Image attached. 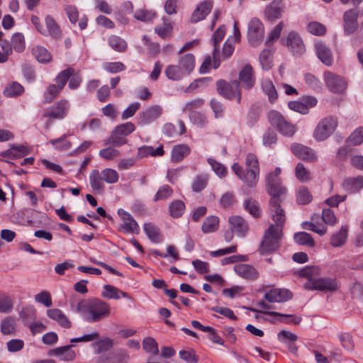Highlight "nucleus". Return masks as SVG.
Returning <instances> with one entry per match:
<instances>
[{
    "label": "nucleus",
    "mask_w": 363,
    "mask_h": 363,
    "mask_svg": "<svg viewBox=\"0 0 363 363\" xmlns=\"http://www.w3.org/2000/svg\"><path fill=\"white\" fill-rule=\"evenodd\" d=\"M103 289L104 291L101 294L102 296L108 299L113 298L118 300L120 298L119 294H121L123 298H129V296L126 292H124L112 285L106 284L103 286Z\"/></svg>",
    "instance_id": "c85d7f7f"
},
{
    "label": "nucleus",
    "mask_w": 363,
    "mask_h": 363,
    "mask_svg": "<svg viewBox=\"0 0 363 363\" xmlns=\"http://www.w3.org/2000/svg\"><path fill=\"white\" fill-rule=\"evenodd\" d=\"M287 45L294 55H301L305 52V46L300 36L295 32H291L287 37Z\"/></svg>",
    "instance_id": "5701e85b"
},
{
    "label": "nucleus",
    "mask_w": 363,
    "mask_h": 363,
    "mask_svg": "<svg viewBox=\"0 0 363 363\" xmlns=\"http://www.w3.org/2000/svg\"><path fill=\"white\" fill-rule=\"evenodd\" d=\"M245 164L247 167L246 171H244L238 163H234L232 169L248 187L253 188L257 185L259 175V162L256 155L252 153L247 154Z\"/></svg>",
    "instance_id": "7ed1b4c3"
},
{
    "label": "nucleus",
    "mask_w": 363,
    "mask_h": 363,
    "mask_svg": "<svg viewBox=\"0 0 363 363\" xmlns=\"http://www.w3.org/2000/svg\"><path fill=\"white\" fill-rule=\"evenodd\" d=\"M164 73L169 79L178 81L182 79L184 76L188 75L184 72L183 69L178 65H169L166 67Z\"/></svg>",
    "instance_id": "72a5a7b5"
},
{
    "label": "nucleus",
    "mask_w": 363,
    "mask_h": 363,
    "mask_svg": "<svg viewBox=\"0 0 363 363\" xmlns=\"http://www.w3.org/2000/svg\"><path fill=\"white\" fill-rule=\"evenodd\" d=\"M325 80L328 88L333 92L342 93L346 89L347 84L340 76L332 72H326Z\"/></svg>",
    "instance_id": "4468645a"
},
{
    "label": "nucleus",
    "mask_w": 363,
    "mask_h": 363,
    "mask_svg": "<svg viewBox=\"0 0 363 363\" xmlns=\"http://www.w3.org/2000/svg\"><path fill=\"white\" fill-rule=\"evenodd\" d=\"M33 54L35 57L36 60L40 62H49L52 59L50 53L46 48L42 46L34 47L33 48Z\"/></svg>",
    "instance_id": "58836bf2"
},
{
    "label": "nucleus",
    "mask_w": 363,
    "mask_h": 363,
    "mask_svg": "<svg viewBox=\"0 0 363 363\" xmlns=\"http://www.w3.org/2000/svg\"><path fill=\"white\" fill-rule=\"evenodd\" d=\"M230 229L240 237H245L249 230L248 225L240 216H233L228 219Z\"/></svg>",
    "instance_id": "4be33fe9"
},
{
    "label": "nucleus",
    "mask_w": 363,
    "mask_h": 363,
    "mask_svg": "<svg viewBox=\"0 0 363 363\" xmlns=\"http://www.w3.org/2000/svg\"><path fill=\"white\" fill-rule=\"evenodd\" d=\"M274 4L275 3L269 4L265 9V16L270 21L280 18L283 12V8Z\"/></svg>",
    "instance_id": "a19ab883"
},
{
    "label": "nucleus",
    "mask_w": 363,
    "mask_h": 363,
    "mask_svg": "<svg viewBox=\"0 0 363 363\" xmlns=\"http://www.w3.org/2000/svg\"><path fill=\"white\" fill-rule=\"evenodd\" d=\"M308 32L313 35H322L325 34L326 28L322 23L316 21L311 22L307 26Z\"/></svg>",
    "instance_id": "774afa93"
},
{
    "label": "nucleus",
    "mask_w": 363,
    "mask_h": 363,
    "mask_svg": "<svg viewBox=\"0 0 363 363\" xmlns=\"http://www.w3.org/2000/svg\"><path fill=\"white\" fill-rule=\"evenodd\" d=\"M34 298L37 303H41L48 308L52 304L51 296L47 291H43L35 294Z\"/></svg>",
    "instance_id": "4d7b16f0"
},
{
    "label": "nucleus",
    "mask_w": 363,
    "mask_h": 363,
    "mask_svg": "<svg viewBox=\"0 0 363 363\" xmlns=\"http://www.w3.org/2000/svg\"><path fill=\"white\" fill-rule=\"evenodd\" d=\"M216 86L220 95L230 100L236 99L238 103L240 102V83L237 80L227 82L220 79L217 82Z\"/></svg>",
    "instance_id": "6e6552de"
},
{
    "label": "nucleus",
    "mask_w": 363,
    "mask_h": 363,
    "mask_svg": "<svg viewBox=\"0 0 363 363\" xmlns=\"http://www.w3.org/2000/svg\"><path fill=\"white\" fill-rule=\"evenodd\" d=\"M99 155L107 160H113L120 155V152L113 147L104 148L99 151Z\"/></svg>",
    "instance_id": "13d9d810"
},
{
    "label": "nucleus",
    "mask_w": 363,
    "mask_h": 363,
    "mask_svg": "<svg viewBox=\"0 0 363 363\" xmlns=\"http://www.w3.org/2000/svg\"><path fill=\"white\" fill-rule=\"evenodd\" d=\"M100 173L103 181L108 184H115L118 181L119 175L115 169L106 168Z\"/></svg>",
    "instance_id": "8fccbe9b"
},
{
    "label": "nucleus",
    "mask_w": 363,
    "mask_h": 363,
    "mask_svg": "<svg viewBox=\"0 0 363 363\" xmlns=\"http://www.w3.org/2000/svg\"><path fill=\"white\" fill-rule=\"evenodd\" d=\"M277 216L271 213L275 224H271L264 232L259 250L261 254H269L276 251L279 247V241L282 238V228L286 220L284 212L277 211Z\"/></svg>",
    "instance_id": "f257e3e1"
},
{
    "label": "nucleus",
    "mask_w": 363,
    "mask_h": 363,
    "mask_svg": "<svg viewBox=\"0 0 363 363\" xmlns=\"http://www.w3.org/2000/svg\"><path fill=\"white\" fill-rule=\"evenodd\" d=\"M235 272L241 277L247 279H255L257 277V270L252 266L245 264H236Z\"/></svg>",
    "instance_id": "bb28decb"
},
{
    "label": "nucleus",
    "mask_w": 363,
    "mask_h": 363,
    "mask_svg": "<svg viewBox=\"0 0 363 363\" xmlns=\"http://www.w3.org/2000/svg\"><path fill=\"white\" fill-rule=\"evenodd\" d=\"M294 239L298 245H307L308 247H314L315 245V242L312 236L306 232H298L295 233Z\"/></svg>",
    "instance_id": "ea45409f"
},
{
    "label": "nucleus",
    "mask_w": 363,
    "mask_h": 363,
    "mask_svg": "<svg viewBox=\"0 0 363 363\" xmlns=\"http://www.w3.org/2000/svg\"><path fill=\"white\" fill-rule=\"evenodd\" d=\"M163 25L162 26L155 27V31L161 38H165L167 35L170 34L172 27L167 18H163Z\"/></svg>",
    "instance_id": "0e129e2a"
},
{
    "label": "nucleus",
    "mask_w": 363,
    "mask_h": 363,
    "mask_svg": "<svg viewBox=\"0 0 363 363\" xmlns=\"http://www.w3.org/2000/svg\"><path fill=\"white\" fill-rule=\"evenodd\" d=\"M281 169L277 167L273 172L269 173L266 176V185L267 191L271 195L270 199V213L277 216V211L284 212L281 207V196L284 194L285 189L282 186L279 174Z\"/></svg>",
    "instance_id": "f03ea898"
},
{
    "label": "nucleus",
    "mask_w": 363,
    "mask_h": 363,
    "mask_svg": "<svg viewBox=\"0 0 363 363\" xmlns=\"http://www.w3.org/2000/svg\"><path fill=\"white\" fill-rule=\"evenodd\" d=\"M262 87L263 91L268 96V99L270 103H274L278 98V94L272 82L269 79L263 80Z\"/></svg>",
    "instance_id": "e433bc0d"
},
{
    "label": "nucleus",
    "mask_w": 363,
    "mask_h": 363,
    "mask_svg": "<svg viewBox=\"0 0 363 363\" xmlns=\"http://www.w3.org/2000/svg\"><path fill=\"white\" fill-rule=\"evenodd\" d=\"M74 72V69L71 67L60 72L55 79L57 86L62 90L68 79L73 75Z\"/></svg>",
    "instance_id": "c03bdc74"
},
{
    "label": "nucleus",
    "mask_w": 363,
    "mask_h": 363,
    "mask_svg": "<svg viewBox=\"0 0 363 363\" xmlns=\"http://www.w3.org/2000/svg\"><path fill=\"white\" fill-rule=\"evenodd\" d=\"M87 311L89 315L87 318L88 321L97 322L109 315L111 308L106 302L96 299L89 303Z\"/></svg>",
    "instance_id": "1a4fd4ad"
},
{
    "label": "nucleus",
    "mask_w": 363,
    "mask_h": 363,
    "mask_svg": "<svg viewBox=\"0 0 363 363\" xmlns=\"http://www.w3.org/2000/svg\"><path fill=\"white\" fill-rule=\"evenodd\" d=\"M62 91L56 84H50L44 92V104L51 103Z\"/></svg>",
    "instance_id": "de8ad7c7"
},
{
    "label": "nucleus",
    "mask_w": 363,
    "mask_h": 363,
    "mask_svg": "<svg viewBox=\"0 0 363 363\" xmlns=\"http://www.w3.org/2000/svg\"><path fill=\"white\" fill-rule=\"evenodd\" d=\"M134 17L138 21L148 22L155 17V13L146 9H139L135 12Z\"/></svg>",
    "instance_id": "680f3d73"
},
{
    "label": "nucleus",
    "mask_w": 363,
    "mask_h": 363,
    "mask_svg": "<svg viewBox=\"0 0 363 363\" xmlns=\"http://www.w3.org/2000/svg\"><path fill=\"white\" fill-rule=\"evenodd\" d=\"M185 209V204L180 200H175L172 201L169 206L170 216L174 218L180 217Z\"/></svg>",
    "instance_id": "49530a36"
},
{
    "label": "nucleus",
    "mask_w": 363,
    "mask_h": 363,
    "mask_svg": "<svg viewBox=\"0 0 363 363\" xmlns=\"http://www.w3.org/2000/svg\"><path fill=\"white\" fill-rule=\"evenodd\" d=\"M69 110V103L67 99H61L54 104L52 106L47 108L43 112V117L48 120L45 123V128L50 127L53 120H62L65 118Z\"/></svg>",
    "instance_id": "20e7f679"
},
{
    "label": "nucleus",
    "mask_w": 363,
    "mask_h": 363,
    "mask_svg": "<svg viewBox=\"0 0 363 363\" xmlns=\"http://www.w3.org/2000/svg\"><path fill=\"white\" fill-rule=\"evenodd\" d=\"M64 10L71 23L75 24L79 21V13L75 6L69 4L65 5Z\"/></svg>",
    "instance_id": "052dcab7"
},
{
    "label": "nucleus",
    "mask_w": 363,
    "mask_h": 363,
    "mask_svg": "<svg viewBox=\"0 0 363 363\" xmlns=\"http://www.w3.org/2000/svg\"><path fill=\"white\" fill-rule=\"evenodd\" d=\"M363 142V128L354 130L346 140L347 146L359 145Z\"/></svg>",
    "instance_id": "a18cd8bd"
},
{
    "label": "nucleus",
    "mask_w": 363,
    "mask_h": 363,
    "mask_svg": "<svg viewBox=\"0 0 363 363\" xmlns=\"http://www.w3.org/2000/svg\"><path fill=\"white\" fill-rule=\"evenodd\" d=\"M292 298L291 292L286 289H272L267 291L264 298L269 303H281L290 300Z\"/></svg>",
    "instance_id": "f3484780"
},
{
    "label": "nucleus",
    "mask_w": 363,
    "mask_h": 363,
    "mask_svg": "<svg viewBox=\"0 0 363 363\" xmlns=\"http://www.w3.org/2000/svg\"><path fill=\"white\" fill-rule=\"evenodd\" d=\"M189 154V148L186 145H178L173 147L172 151V160L174 162L182 161Z\"/></svg>",
    "instance_id": "4c0bfd02"
},
{
    "label": "nucleus",
    "mask_w": 363,
    "mask_h": 363,
    "mask_svg": "<svg viewBox=\"0 0 363 363\" xmlns=\"http://www.w3.org/2000/svg\"><path fill=\"white\" fill-rule=\"evenodd\" d=\"M47 315L52 320L65 328H69L72 325L71 322L62 311L58 308H52L47 311Z\"/></svg>",
    "instance_id": "393cba45"
},
{
    "label": "nucleus",
    "mask_w": 363,
    "mask_h": 363,
    "mask_svg": "<svg viewBox=\"0 0 363 363\" xmlns=\"http://www.w3.org/2000/svg\"><path fill=\"white\" fill-rule=\"evenodd\" d=\"M316 54L319 60L325 65L330 66L333 62L330 48L323 42L318 41L315 45Z\"/></svg>",
    "instance_id": "b1692460"
},
{
    "label": "nucleus",
    "mask_w": 363,
    "mask_h": 363,
    "mask_svg": "<svg viewBox=\"0 0 363 363\" xmlns=\"http://www.w3.org/2000/svg\"><path fill=\"white\" fill-rule=\"evenodd\" d=\"M204 104V100L200 98L195 99L192 101H188L185 104L183 111L189 112H196L195 110L200 108Z\"/></svg>",
    "instance_id": "e2e57ef3"
},
{
    "label": "nucleus",
    "mask_w": 363,
    "mask_h": 363,
    "mask_svg": "<svg viewBox=\"0 0 363 363\" xmlns=\"http://www.w3.org/2000/svg\"><path fill=\"white\" fill-rule=\"evenodd\" d=\"M113 345L112 340L108 337H104L93 344L96 354L108 350Z\"/></svg>",
    "instance_id": "5fc2aeb1"
},
{
    "label": "nucleus",
    "mask_w": 363,
    "mask_h": 363,
    "mask_svg": "<svg viewBox=\"0 0 363 363\" xmlns=\"http://www.w3.org/2000/svg\"><path fill=\"white\" fill-rule=\"evenodd\" d=\"M348 230L346 226H342L341 228L334 233L330 238V245L333 247H341L347 242Z\"/></svg>",
    "instance_id": "cd10ccee"
},
{
    "label": "nucleus",
    "mask_w": 363,
    "mask_h": 363,
    "mask_svg": "<svg viewBox=\"0 0 363 363\" xmlns=\"http://www.w3.org/2000/svg\"><path fill=\"white\" fill-rule=\"evenodd\" d=\"M135 129V125L131 122L117 125L112 131L106 144H110L113 147H120L127 143V135L133 133Z\"/></svg>",
    "instance_id": "39448f33"
},
{
    "label": "nucleus",
    "mask_w": 363,
    "mask_h": 363,
    "mask_svg": "<svg viewBox=\"0 0 363 363\" xmlns=\"http://www.w3.org/2000/svg\"><path fill=\"white\" fill-rule=\"evenodd\" d=\"M239 80L242 86L249 90L255 84V77L252 66L245 65L239 72Z\"/></svg>",
    "instance_id": "412c9836"
},
{
    "label": "nucleus",
    "mask_w": 363,
    "mask_h": 363,
    "mask_svg": "<svg viewBox=\"0 0 363 363\" xmlns=\"http://www.w3.org/2000/svg\"><path fill=\"white\" fill-rule=\"evenodd\" d=\"M268 119L270 124L284 135L291 137L296 131L295 125L287 121L278 111H270L268 115Z\"/></svg>",
    "instance_id": "0eeeda50"
},
{
    "label": "nucleus",
    "mask_w": 363,
    "mask_h": 363,
    "mask_svg": "<svg viewBox=\"0 0 363 363\" xmlns=\"http://www.w3.org/2000/svg\"><path fill=\"white\" fill-rule=\"evenodd\" d=\"M343 188L351 193H354L363 188V177L349 178L343 182Z\"/></svg>",
    "instance_id": "f704fd0d"
},
{
    "label": "nucleus",
    "mask_w": 363,
    "mask_h": 363,
    "mask_svg": "<svg viewBox=\"0 0 363 363\" xmlns=\"http://www.w3.org/2000/svg\"><path fill=\"white\" fill-rule=\"evenodd\" d=\"M107 40L109 46L116 52H124L128 49L127 42L118 35H111Z\"/></svg>",
    "instance_id": "c756f323"
},
{
    "label": "nucleus",
    "mask_w": 363,
    "mask_h": 363,
    "mask_svg": "<svg viewBox=\"0 0 363 363\" xmlns=\"http://www.w3.org/2000/svg\"><path fill=\"white\" fill-rule=\"evenodd\" d=\"M259 62L264 69H269L272 67V55L269 50H264L259 55Z\"/></svg>",
    "instance_id": "69168bd1"
},
{
    "label": "nucleus",
    "mask_w": 363,
    "mask_h": 363,
    "mask_svg": "<svg viewBox=\"0 0 363 363\" xmlns=\"http://www.w3.org/2000/svg\"><path fill=\"white\" fill-rule=\"evenodd\" d=\"M359 11L352 9L346 11L343 14L344 32L347 35L353 33L358 27L357 18Z\"/></svg>",
    "instance_id": "ddd939ff"
},
{
    "label": "nucleus",
    "mask_w": 363,
    "mask_h": 363,
    "mask_svg": "<svg viewBox=\"0 0 363 363\" xmlns=\"http://www.w3.org/2000/svg\"><path fill=\"white\" fill-rule=\"evenodd\" d=\"M45 24L42 35L43 36H50L55 40H59L62 37V30L60 26L56 22L55 19L50 15H47L45 17Z\"/></svg>",
    "instance_id": "dca6fc26"
},
{
    "label": "nucleus",
    "mask_w": 363,
    "mask_h": 363,
    "mask_svg": "<svg viewBox=\"0 0 363 363\" xmlns=\"http://www.w3.org/2000/svg\"><path fill=\"white\" fill-rule=\"evenodd\" d=\"M305 288L310 290L335 291L339 288V284L335 279L320 278L307 281Z\"/></svg>",
    "instance_id": "9d476101"
},
{
    "label": "nucleus",
    "mask_w": 363,
    "mask_h": 363,
    "mask_svg": "<svg viewBox=\"0 0 363 363\" xmlns=\"http://www.w3.org/2000/svg\"><path fill=\"white\" fill-rule=\"evenodd\" d=\"M143 229L147 236L152 242L157 243L162 241V235L160 230L153 224L150 223H145Z\"/></svg>",
    "instance_id": "c9c22d12"
},
{
    "label": "nucleus",
    "mask_w": 363,
    "mask_h": 363,
    "mask_svg": "<svg viewBox=\"0 0 363 363\" xmlns=\"http://www.w3.org/2000/svg\"><path fill=\"white\" fill-rule=\"evenodd\" d=\"M292 153L299 159L307 162H315L317 160V156L311 148L300 143H294L291 146Z\"/></svg>",
    "instance_id": "2eb2a0df"
},
{
    "label": "nucleus",
    "mask_w": 363,
    "mask_h": 363,
    "mask_svg": "<svg viewBox=\"0 0 363 363\" xmlns=\"http://www.w3.org/2000/svg\"><path fill=\"white\" fill-rule=\"evenodd\" d=\"M248 39L250 43L253 45H257L264 36V27L261 21L257 18H252L248 25Z\"/></svg>",
    "instance_id": "9b49d317"
},
{
    "label": "nucleus",
    "mask_w": 363,
    "mask_h": 363,
    "mask_svg": "<svg viewBox=\"0 0 363 363\" xmlns=\"http://www.w3.org/2000/svg\"><path fill=\"white\" fill-rule=\"evenodd\" d=\"M225 34V28L224 26H220L214 33L213 36V44L214 50L213 52V67L217 69L220 65V50L219 44L223 39Z\"/></svg>",
    "instance_id": "a211bd4d"
},
{
    "label": "nucleus",
    "mask_w": 363,
    "mask_h": 363,
    "mask_svg": "<svg viewBox=\"0 0 363 363\" xmlns=\"http://www.w3.org/2000/svg\"><path fill=\"white\" fill-rule=\"evenodd\" d=\"M164 155V150L162 145L154 149L151 146L144 145L138 149V157L143 158L151 155L152 157L162 156Z\"/></svg>",
    "instance_id": "473e14b6"
},
{
    "label": "nucleus",
    "mask_w": 363,
    "mask_h": 363,
    "mask_svg": "<svg viewBox=\"0 0 363 363\" xmlns=\"http://www.w3.org/2000/svg\"><path fill=\"white\" fill-rule=\"evenodd\" d=\"M162 113V108L160 106H150L141 113L139 123L141 125L148 124L160 118Z\"/></svg>",
    "instance_id": "aec40b11"
},
{
    "label": "nucleus",
    "mask_w": 363,
    "mask_h": 363,
    "mask_svg": "<svg viewBox=\"0 0 363 363\" xmlns=\"http://www.w3.org/2000/svg\"><path fill=\"white\" fill-rule=\"evenodd\" d=\"M213 8V1L205 0L200 3L194 12L191 17V21L192 23H197L201 20H203L206 16L210 13Z\"/></svg>",
    "instance_id": "6ab92c4d"
},
{
    "label": "nucleus",
    "mask_w": 363,
    "mask_h": 363,
    "mask_svg": "<svg viewBox=\"0 0 363 363\" xmlns=\"http://www.w3.org/2000/svg\"><path fill=\"white\" fill-rule=\"evenodd\" d=\"M295 174L296 178L302 182H306L311 179L309 171H308L301 162L297 164L295 169Z\"/></svg>",
    "instance_id": "6e6d98bb"
},
{
    "label": "nucleus",
    "mask_w": 363,
    "mask_h": 363,
    "mask_svg": "<svg viewBox=\"0 0 363 363\" xmlns=\"http://www.w3.org/2000/svg\"><path fill=\"white\" fill-rule=\"evenodd\" d=\"M73 345H69L51 350L50 354L63 361H72L75 358V352L71 350Z\"/></svg>",
    "instance_id": "a878e982"
},
{
    "label": "nucleus",
    "mask_w": 363,
    "mask_h": 363,
    "mask_svg": "<svg viewBox=\"0 0 363 363\" xmlns=\"http://www.w3.org/2000/svg\"><path fill=\"white\" fill-rule=\"evenodd\" d=\"M208 162L211 165L213 172L220 177H224L227 174V169L223 164L218 162L216 160L208 158Z\"/></svg>",
    "instance_id": "bf43d9fd"
},
{
    "label": "nucleus",
    "mask_w": 363,
    "mask_h": 363,
    "mask_svg": "<svg viewBox=\"0 0 363 363\" xmlns=\"http://www.w3.org/2000/svg\"><path fill=\"white\" fill-rule=\"evenodd\" d=\"M245 208L254 217L257 218L261 215V210L259 203L255 200L248 199L245 201Z\"/></svg>",
    "instance_id": "864d4df0"
},
{
    "label": "nucleus",
    "mask_w": 363,
    "mask_h": 363,
    "mask_svg": "<svg viewBox=\"0 0 363 363\" xmlns=\"http://www.w3.org/2000/svg\"><path fill=\"white\" fill-rule=\"evenodd\" d=\"M312 195L306 186L299 187L297 191V202L299 204L305 205L312 201Z\"/></svg>",
    "instance_id": "603ef678"
},
{
    "label": "nucleus",
    "mask_w": 363,
    "mask_h": 363,
    "mask_svg": "<svg viewBox=\"0 0 363 363\" xmlns=\"http://www.w3.org/2000/svg\"><path fill=\"white\" fill-rule=\"evenodd\" d=\"M16 330V319L13 317H7L2 320L1 324V331L4 335H9L14 333Z\"/></svg>",
    "instance_id": "09e8293b"
},
{
    "label": "nucleus",
    "mask_w": 363,
    "mask_h": 363,
    "mask_svg": "<svg viewBox=\"0 0 363 363\" xmlns=\"http://www.w3.org/2000/svg\"><path fill=\"white\" fill-rule=\"evenodd\" d=\"M338 121L336 117L328 116L322 119L315 127L313 133L314 138L318 141H323L331 135L336 130Z\"/></svg>",
    "instance_id": "423d86ee"
},
{
    "label": "nucleus",
    "mask_w": 363,
    "mask_h": 363,
    "mask_svg": "<svg viewBox=\"0 0 363 363\" xmlns=\"http://www.w3.org/2000/svg\"><path fill=\"white\" fill-rule=\"evenodd\" d=\"M118 213L120 216L123 223L120 229L126 233L138 234L139 233V226L133 216L122 208L118 209Z\"/></svg>",
    "instance_id": "f8f14e48"
},
{
    "label": "nucleus",
    "mask_w": 363,
    "mask_h": 363,
    "mask_svg": "<svg viewBox=\"0 0 363 363\" xmlns=\"http://www.w3.org/2000/svg\"><path fill=\"white\" fill-rule=\"evenodd\" d=\"M218 223L219 219L218 217L213 216L207 217L202 225L201 229L203 233H209L214 232L217 230Z\"/></svg>",
    "instance_id": "79ce46f5"
},
{
    "label": "nucleus",
    "mask_w": 363,
    "mask_h": 363,
    "mask_svg": "<svg viewBox=\"0 0 363 363\" xmlns=\"http://www.w3.org/2000/svg\"><path fill=\"white\" fill-rule=\"evenodd\" d=\"M143 348L150 354H157L159 352L158 345L155 340L151 337L144 338L143 341Z\"/></svg>",
    "instance_id": "3c124183"
},
{
    "label": "nucleus",
    "mask_w": 363,
    "mask_h": 363,
    "mask_svg": "<svg viewBox=\"0 0 363 363\" xmlns=\"http://www.w3.org/2000/svg\"><path fill=\"white\" fill-rule=\"evenodd\" d=\"M90 184L94 190L103 191L104 185L101 173L99 170L94 169L91 172L89 177Z\"/></svg>",
    "instance_id": "37998d69"
},
{
    "label": "nucleus",
    "mask_w": 363,
    "mask_h": 363,
    "mask_svg": "<svg viewBox=\"0 0 363 363\" xmlns=\"http://www.w3.org/2000/svg\"><path fill=\"white\" fill-rule=\"evenodd\" d=\"M24 92L23 86L16 82L9 83L3 91V94L6 97H17Z\"/></svg>",
    "instance_id": "2f4dec72"
},
{
    "label": "nucleus",
    "mask_w": 363,
    "mask_h": 363,
    "mask_svg": "<svg viewBox=\"0 0 363 363\" xmlns=\"http://www.w3.org/2000/svg\"><path fill=\"white\" fill-rule=\"evenodd\" d=\"M178 62L179 65L187 74H189L195 67V57L194 55L190 53L181 55Z\"/></svg>",
    "instance_id": "7c9ffc66"
},
{
    "label": "nucleus",
    "mask_w": 363,
    "mask_h": 363,
    "mask_svg": "<svg viewBox=\"0 0 363 363\" xmlns=\"http://www.w3.org/2000/svg\"><path fill=\"white\" fill-rule=\"evenodd\" d=\"M11 43L15 50L21 52L25 48L24 36L22 33H14L11 38Z\"/></svg>",
    "instance_id": "338daca9"
}]
</instances>
